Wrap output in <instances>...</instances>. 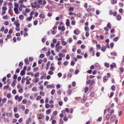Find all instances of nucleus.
<instances>
[{
    "label": "nucleus",
    "instance_id": "f257e3e1",
    "mask_svg": "<svg viewBox=\"0 0 124 124\" xmlns=\"http://www.w3.org/2000/svg\"><path fill=\"white\" fill-rule=\"evenodd\" d=\"M14 24L16 25V31H21V29H20V23L18 21H15L14 22Z\"/></svg>",
    "mask_w": 124,
    "mask_h": 124
},
{
    "label": "nucleus",
    "instance_id": "f03ea898",
    "mask_svg": "<svg viewBox=\"0 0 124 124\" xmlns=\"http://www.w3.org/2000/svg\"><path fill=\"white\" fill-rule=\"evenodd\" d=\"M55 48L57 52H59V51L62 49V46H60V41L57 42V44L55 46Z\"/></svg>",
    "mask_w": 124,
    "mask_h": 124
},
{
    "label": "nucleus",
    "instance_id": "7ed1b4c3",
    "mask_svg": "<svg viewBox=\"0 0 124 124\" xmlns=\"http://www.w3.org/2000/svg\"><path fill=\"white\" fill-rule=\"evenodd\" d=\"M37 117L40 120H44L45 119V116L43 113H39L37 115Z\"/></svg>",
    "mask_w": 124,
    "mask_h": 124
},
{
    "label": "nucleus",
    "instance_id": "20e7f679",
    "mask_svg": "<svg viewBox=\"0 0 124 124\" xmlns=\"http://www.w3.org/2000/svg\"><path fill=\"white\" fill-rule=\"evenodd\" d=\"M15 99L16 100H17L18 102H20V101H22V99H23V96H19L18 95H16L15 96Z\"/></svg>",
    "mask_w": 124,
    "mask_h": 124
},
{
    "label": "nucleus",
    "instance_id": "39448f33",
    "mask_svg": "<svg viewBox=\"0 0 124 124\" xmlns=\"http://www.w3.org/2000/svg\"><path fill=\"white\" fill-rule=\"evenodd\" d=\"M89 52L91 54V55H92V56H93V57L94 56V55H95V53H94V50L93 49V47H91L90 48V49H89Z\"/></svg>",
    "mask_w": 124,
    "mask_h": 124
},
{
    "label": "nucleus",
    "instance_id": "423d86ee",
    "mask_svg": "<svg viewBox=\"0 0 124 124\" xmlns=\"http://www.w3.org/2000/svg\"><path fill=\"white\" fill-rule=\"evenodd\" d=\"M40 75H42V76L40 77V80H43L45 77H46V73H45L44 72H42L40 73Z\"/></svg>",
    "mask_w": 124,
    "mask_h": 124
},
{
    "label": "nucleus",
    "instance_id": "0eeeda50",
    "mask_svg": "<svg viewBox=\"0 0 124 124\" xmlns=\"http://www.w3.org/2000/svg\"><path fill=\"white\" fill-rule=\"evenodd\" d=\"M31 6L32 8H36V9H39L40 8V5L38 4L36 6H33V3H31Z\"/></svg>",
    "mask_w": 124,
    "mask_h": 124
},
{
    "label": "nucleus",
    "instance_id": "6e6552de",
    "mask_svg": "<svg viewBox=\"0 0 124 124\" xmlns=\"http://www.w3.org/2000/svg\"><path fill=\"white\" fill-rule=\"evenodd\" d=\"M14 11L15 12V14H19L20 12L19 11V9L18 7H15L14 8Z\"/></svg>",
    "mask_w": 124,
    "mask_h": 124
},
{
    "label": "nucleus",
    "instance_id": "1a4fd4ad",
    "mask_svg": "<svg viewBox=\"0 0 124 124\" xmlns=\"http://www.w3.org/2000/svg\"><path fill=\"white\" fill-rule=\"evenodd\" d=\"M59 31H65V27L64 26H59Z\"/></svg>",
    "mask_w": 124,
    "mask_h": 124
},
{
    "label": "nucleus",
    "instance_id": "9d476101",
    "mask_svg": "<svg viewBox=\"0 0 124 124\" xmlns=\"http://www.w3.org/2000/svg\"><path fill=\"white\" fill-rule=\"evenodd\" d=\"M108 80H109L108 77H107L106 76H104V77L103 78V81L104 83H106V82H107V81Z\"/></svg>",
    "mask_w": 124,
    "mask_h": 124
},
{
    "label": "nucleus",
    "instance_id": "9b49d317",
    "mask_svg": "<svg viewBox=\"0 0 124 124\" xmlns=\"http://www.w3.org/2000/svg\"><path fill=\"white\" fill-rule=\"evenodd\" d=\"M110 121L111 122H114V121H115V120H116V115H112L111 116H110Z\"/></svg>",
    "mask_w": 124,
    "mask_h": 124
},
{
    "label": "nucleus",
    "instance_id": "f8f14e48",
    "mask_svg": "<svg viewBox=\"0 0 124 124\" xmlns=\"http://www.w3.org/2000/svg\"><path fill=\"white\" fill-rule=\"evenodd\" d=\"M111 116H112V114H108L106 116V120H107V121H109V120L111 119Z\"/></svg>",
    "mask_w": 124,
    "mask_h": 124
},
{
    "label": "nucleus",
    "instance_id": "ddd939ff",
    "mask_svg": "<svg viewBox=\"0 0 124 124\" xmlns=\"http://www.w3.org/2000/svg\"><path fill=\"white\" fill-rule=\"evenodd\" d=\"M86 100H87V96H83L82 99H81L82 103H85V102H86Z\"/></svg>",
    "mask_w": 124,
    "mask_h": 124
},
{
    "label": "nucleus",
    "instance_id": "4468645a",
    "mask_svg": "<svg viewBox=\"0 0 124 124\" xmlns=\"http://www.w3.org/2000/svg\"><path fill=\"white\" fill-rule=\"evenodd\" d=\"M65 112H66V113H69V108H65L64 110L62 111V114L65 113Z\"/></svg>",
    "mask_w": 124,
    "mask_h": 124
},
{
    "label": "nucleus",
    "instance_id": "2eb2a0df",
    "mask_svg": "<svg viewBox=\"0 0 124 124\" xmlns=\"http://www.w3.org/2000/svg\"><path fill=\"white\" fill-rule=\"evenodd\" d=\"M115 67H117V65H116V63L113 62L112 64H110L111 69H113L115 68Z\"/></svg>",
    "mask_w": 124,
    "mask_h": 124
},
{
    "label": "nucleus",
    "instance_id": "dca6fc26",
    "mask_svg": "<svg viewBox=\"0 0 124 124\" xmlns=\"http://www.w3.org/2000/svg\"><path fill=\"white\" fill-rule=\"evenodd\" d=\"M66 26H67V27L70 26V21L68 19H67L66 21Z\"/></svg>",
    "mask_w": 124,
    "mask_h": 124
},
{
    "label": "nucleus",
    "instance_id": "f3484780",
    "mask_svg": "<svg viewBox=\"0 0 124 124\" xmlns=\"http://www.w3.org/2000/svg\"><path fill=\"white\" fill-rule=\"evenodd\" d=\"M24 62H25V64H26L27 65L30 64V61H29V59H28V58H26V59L24 60Z\"/></svg>",
    "mask_w": 124,
    "mask_h": 124
},
{
    "label": "nucleus",
    "instance_id": "a211bd4d",
    "mask_svg": "<svg viewBox=\"0 0 124 124\" xmlns=\"http://www.w3.org/2000/svg\"><path fill=\"white\" fill-rule=\"evenodd\" d=\"M116 19L118 21H121V20H122V16L118 15L116 16Z\"/></svg>",
    "mask_w": 124,
    "mask_h": 124
},
{
    "label": "nucleus",
    "instance_id": "6ab92c4d",
    "mask_svg": "<svg viewBox=\"0 0 124 124\" xmlns=\"http://www.w3.org/2000/svg\"><path fill=\"white\" fill-rule=\"evenodd\" d=\"M110 2L112 4H116L118 2V0H110Z\"/></svg>",
    "mask_w": 124,
    "mask_h": 124
},
{
    "label": "nucleus",
    "instance_id": "aec40b11",
    "mask_svg": "<svg viewBox=\"0 0 124 124\" xmlns=\"http://www.w3.org/2000/svg\"><path fill=\"white\" fill-rule=\"evenodd\" d=\"M39 81V78H35L34 79H33V83H37Z\"/></svg>",
    "mask_w": 124,
    "mask_h": 124
},
{
    "label": "nucleus",
    "instance_id": "412c9836",
    "mask_svg": "<svg viewBox=\"0 0 124 124\" xmlns=\"http://www.w3.org/2000/svg\"><path fill=\"white\" fill-rule=\"evenodd\" d=\"M6 116H7V117L8 118H9V117H10L11 118L12 117V113H8V112H7L6 113Z\"/></svg>",
    "mask_w": 124,
    "mask_h": 124
},
{
    "label": "nucleus",
    "instance_id": "4be33fe9",
    "mask_svg": "<svg viewBox=\"0 0 124 124\" xmlns=\"http://www.w3.org/2000/svg\"><path fill=\"white\" fill-rule=\"evenodd\" d=\"M74 33H75V34H76L77 35H78V34H79V33H80V31H79V30H75L74 31Z\"/></svg>",
    "mask_w": 124,
    "mask_h": 124
},
{
    "label": "nucleus",
    "instance_id": "5701e85b",
    "mask_svg": "<svg viewBox=\"0 0 124 124\" xmlns=\"http://www.w3.org/2000/svg\"><path fill=\"white\" fill-rule=\"evenodd\" d=\"M111 89L113 92H115L116 91V86L115 85L111 86Z\"/></svg>",
    "mask_w": 124,
    "mask_h": 124
},
{
    "label": "nucleus",
    "instance_id": "b1692460",
    "mask_svg": "<svg viewBox=\"0 0 124 124\" xmlns=\"http://www.w3.org/2000/svg\"><path fill=\"white\" fill-rule=\"evenodd\" d=\"M51 112H52V110H51V109H47L46 113V115H49L50 113H51Z\"/></svg>",
    "mask_w": 124,
    "mask_h": 124
},
{
    "label": "nucleus",
    "instance_id": "393cba45",
    "mask_svg": "<svg viewBox=\"0 0 124 124\" xmlns=\"http://www.w3.org/2000/svg\"><path fill=\"white\" fill-rule=\"evenodd\" d=\"M104 65L105 67H107V68H109V67H110V65L107 62H105Z\"/></svg>",
    "mask_w": 124,
    "mask_h": 124
},
{
    "label": "nucleus",
    "instance_id": "a878e982",
    "mask_svg": "<svg viewBox=\"0 0 124 124\" xmlns=\"http://www.w3.org/2000/svg\"><path fill=\"white\" fill-rule=\"evenodd\" d=\"M25 74H26V72L25 71V70H22L20 72L21 76H23V75H25Z\"/></svg>",
    "mask_w": 124,
    "mask_h": 124
},
{
    "label": "nucleus",
    "instance_id": "bb28decb",
    "mask_svg": "<svg viewBox=\"0 0 124 124\" xmlns=\"http://www.w3.org/2000/svg\"><path fill=\"white\" fill-rule=\"evenodd\" d=\"M63 121H64V122H67V121H68V117L66 116V115H65V116L63 118Z\"/></svg>",
    "mask_w": 124,
    "mask_h": 124
},
{
    "label": "nucleus",
    "instance_id": "cd10ccee",
    "mask_svg": "<svg viewBox=\"0 0 124 124\" xmlns=\"http://www.w3.org/2000/svg\"><path fill=\"white\" fill-rule=\"evenodd\" d=\"M101 51L104 52H105L106 51V47L104 46H102Z\"/></svg>",
    "mask_w": 124,
    "mask_h": 124
},
{
    "label": "nucleus",
    "instance_id": "c85d7f7f",
    "mask_svg": "<svg viewBox=\"0 0 124 124\" xmlns=\"http://www.w3.org/2000/svg\"><path fill=\"white\" fill-rule=\"evenodd\" d=\"M24 1L27 2V0H20L18 1V2L21 3V4H23V3H24Z\"/></svg>",
    "mask_w": 124,
    "mask_h": 124
},
{
    "label": "nucleus",
    "instance_id": "c756f323",
    "mask_svg": "<svg viewBox=\"0 0 124 124\" xmlns=\"http://www.w3.org/2000/svg\"><path fill=\"white\" fill-rule=\"evenodd\" d=\"M110 55L111 56H114V57H116L117 56V53H116V52H112L110 53Z\"/></svg>",
    "mask_w": 124,
    "mask_h": 124
},
{
    "label": "nucleus",
    "instance_id": "7c9ffc66",
    "mask_svg": "<svg viewBox=\"0 0 124 124\" xmlns=\"http://www.w3.org/2000/svg\"><path fill=\"white\" fill-rule=\"evenodd\" d=\"M6 101H7V99L6 98H3L2 100V102L3 104H4V103H5Z\"/></svg>",
    "mask_w": 124,
    "mask_h": 124
},
{
    "label": "nucleus",
    "instance_id": "2f4dec72",
    "mask_svg": "<svg viewBox=\"0 0 124 124\" xmlns=\"http://www.w3.org/2000/svg\"><path fill=\"white\" fill-rule=\"evenodd\" d=\"M72 93V90L69 89L68 90L67 94H68V95H70V94H71Z\"/></svg>",
    "mask_w": 124,
    "mask_h": 124
},
{
    "label": "nucleus",
    "instance_id": "473e14b6",
    "mask_svg": "<svg viewBox=\"0 0 124 124\" xmlns=\"http://www.w3.org/2000/svg\"><path fill=\"white\" fill-rule=\"evenodd\" d=\"M39 17L41 18L42 19H44L45 18V16L42 14H41L39 15Z\"/></svg>",
    "mask_w": 124,
    "mask_h": 124
},
{
    "label": "nucleus",
    "instance_id": "72a5a7b5",
    "mask_svg": "<svg viewBox=\"0 0 124 124\" xmlns=\"http://www.w3.org/2000/svg\"><path fill=\"white\" fill-rule=\"evenodd\" d=\"M37 24H38V20H36L33 21L34 26H37Z\"/></svg>",
    "mask_w": 124,
    "mask_h": 124
},
{
    "label": "nucleus",
    "instance_id": "f704fd0d",
    "mask_svg": "<svg viewBox=\"0 0 124 124\" xmlns=\"http://www.w3.org/2000/svg\"><path fill=\"white\" fill-rule=\"evenodd\" d=\"M19 19L20 20H24V16L23 15H19Z\"/></svg>",
    "mask_w": 124,
    "mask_h": 124
},
{
    "label": "nucleus",
    "instance_id": "c9c22d12",
    "mask_svg": "<svg viewBox=\"0 0 124 124\" xmlns=\"http://www.w3.org/2000/svg\"><path fill=\"white\" fill-rule=\"evenodd\" d=\"M22 103L23 104H27V103H28V100L27 99H23L22 100Z\"/></svg>",
    "mask_w": 124,
    "mask_h": 124
},
{
    "label": "nucleus",
    "instance_id": "e433bc0d",
    "mask_svg": "<svg viewBox=\"0 0 124 124\" xmlns=\"http://www.w3.org/2000/svg\"><path fill=\"white\" fill-rule=\"evenodd\" d=\"M84 30L85 31H90V28L88 26L85 27Z\"/></svg>",
    "mask_w": 124,
    "mask_h": 124
},
{
    "label": "nucleus",
    "instance_id": "4c0bfd02",
    "mask_svg": "<svg viewBox=\"0 0 124 124\" xmlns=\"http://www.w3.org/2000/svg\"><path fill=\"white\" fill-rule=\"evenodd\" d=\"M8 104H10L11 105H12V104H13V101H12V100H8Z\"/></svg>",
    "mask_w": 124,
    "mask_h": 124
},
{
    "label": "nucleus",
    "instance_id": "58836bf2",
    "mask_svg": "<svg viewBox=\"0 0 124 124\" xmlns=\"http://www.w3.org/2000/svg\"><path fill=\"white\" fill-rule=\"evenodd\" d=\"M26 78H22V79H21V83H22V84H24V83H25V82L26 81Z\"/></svg>",
    "mask_w": 124,
    "mask_h": 124
},
{
    "label": "nucleus",
    "instance_id": "ea45409f",
    "mask_svg": "<svg viewBox=\"0 0 124 124\" xmlns=\"http://www.w3.org/2000/svg\"><path fill=\"white\" fill-rule=\"evenodd\" d=\"M18 92V93H23V92H24V89H23V88H20L19 89Z\"/></svg>",
    "mask_w": 124,
    "mask_h": 124
},
{
    "label": "nucleus",
    "instance_id": "a19ab883",
    "mask_svg": "<svg viewBox=\"0 0 124 124\" xmlns=\"http://www.w3.org/2000/svg\"><path fill=\"white\" fill-rule=\"evenodd\" d=\"M14 112L15 113H16V112H18V108L17 107H16L14 108Z\"/></svg>",
    "mask_w": 124,
    "mask_h": 124
},
{
    "label": "nucleus",
    "instance_id": "79ce46f5",
    "mask_svg": "<svg viewBox=\"0 0 124 124\" xmlns=\"http://www.w3.org/2000/svg\"><path fill=\"white\" fill-rule=\"evenodd\" d=\"M95 28V26L94 25H91L90 29L92 31L94 30V28Z\"/></svg>",
    "mask_w": 124,
    "mask_h": 124
},
{
    "label": "nucleus",
    "instance_id": "37998d69",
    "mask_svg": "<svg viewBox=\"0 0 124 124\" xmlns=\"http://www.w3.org/2000/svg\"><path fill=\"white\" fill-rule=\"evenodd\" d=\"M96 46V50H100V44H97Z\"/></svg>",
    "mask_w": 124,
    "mask_h": 124
},
{
    "label": "nucleus",
    "instance_id": "c03bdc74",
    "mask_svg": "<svg viewBox=\"0 0 124 124\" xmlns=\"http://www.w3.org/2000/svg\"><path fill=\"white\" fill-rule=\"evenodd\" d=\"M30 123H31V117H29L28 118V120L26 121V124H30Z\"/></svg>",
    "mask_w": 124,
    "mask_h": 124
},
{
    "label": "nucleus",
    "instance_id": "a18cd8bd",
    "mask_svg": "<svg viewBox=\"0 0 124 124\" xmlns=\"http://www.w3.org/2000/svg\"><path fill=\"white\" fill-rule=\"evenodd\" d=\"M39 94H40V95H41L42 96H44V95H45V93H44V92H42L41 91L39 93Z\"/></svg>",
    "mask_w": 124,
    "mask_h": 124
},
{
    "label": "nucleus",
    "instance_id": "49530a36",
    "mask_svg": "<svg viewBox=\"0 0 124 124\" xmlns=\"http://www.w3.org/2000/svg\"><path fill=\"white\" fill-rule=\"evenodd\" d=\"M62 44L64 45V46H66V45H67V43H66V42L65 41H64L63 40H62Z\"/></svg>",
    "mask_w": 124,
    "mask_h": 124
},
{
    "label": "nucleus",
    "instance_id": "de8ad7c7",
    "mask_svg": "<svg viewBox=\"0 0 124 124\" xmlns=\"http://www.w3.org/2000/svg\"><path fill=\"white\" fill-rule=\"evenodd\" d=\"M95 84V80H94V79H92L90 84L94 85Z\"/></svg>",
    "mask_w": 124,
    "mask_h": 124
},
{
    "label": "nucleus",
    "instance_id": "09e8293b",
    "mask_svg": "<svg viewBox=\"0 0 124 124\" xmlns=\"http://www.w3.org/2000/svg\"><path fill=\"white\" fill-rule=\"evenodd\" d=\"M76 24V21L75 20H73L71 21V25H72V26H75Z\"/></svg>",
    "mask_w": 124,
    "mask_h": 124
},
{
    "label": "nucleus",
    "instance_id": "8fccbe9b",
    "mask_svg": "<svg viewBox=\"0 0 124 124\" xmlns=\"http://www.w3.org/2000/svg\"><path fill=\"white\" fill-rule=\"evenodd\" d=\"M55 93H56V90H55V89H53L51 92V94H52V95H54Z\"/></svg>",
    "mask_w": 124,
    "mask_h": 124
},
{
    "label": "nucleus",
    "instance_id": "3c124183",
    "mask_svg": "<svg viewBox=\"0 0 124 124\" xmlns=\"http://www.w3.org/2000/svg\"><path fill=\"white\" fill-rule=\"evenodd\" d=\"M28 113H30V109L27 108L25 111V114H26V115H28Z\"/></svg>",
    "mask_w": 124,
    "mask_h": 124
},
{
    "label": "nucleus",
    "instance_id": "603ef678",
    "mask_svg": "<svg viewBox=\"0 0 124 124\" xmlns=\"http://www.w3.org/2000/svg\"><path fill=\"white\" fill-rule=\"evenodd\" d=\"M38 76H39V72H37L36 73L34 74V77H35V78H37Z\"/></svg>",
    "mask_w": 124,
    "mask_h": 124
},
{
    "label": "nucleus",
    "instance_id": "864d4df0",
    "mask_svg": "<svg viewBox=\"0 0 124 124\" xmlns=\"http://www.w3.org/2000/svg\"><path fill=\"white\" fill-rule=\"evenodd\" d=\"M27 75H31V76L32 77H33L34 74L32 72H29L27 73Z\"/></svg>",
    "mask_w": 124,
    "mask_h": 124
},
{
    "label": "nucleus",
    "instance_id": "5fc2aeb1",
    "mask_svg": "<svg viewBox=\"0 0 124 124\" xmlns=\"http://www.w3.org/2000/svg\"><path fill=\"white\" fill-rule=\"evenodd\" d=\"M2 11H6V10H7V7L4 6L2 7Z\"/></svg>",
    "mask_w": 124,
    "mask_h": 124
},
{
    "label": "nucleus",
    "instance_id": "6e6d98bb",
    "mask_svg": "<svg viewBox=\"0 0 124 124\" xmlns=\"http://www.w3.org/2000/svg\"><path fill=\"white\" fill-rule=\"evenodd\" d=\"M55 69H56V68L53 66H51L50 68V70H52V71H54Z\"/></svg>",
    "mask_w": 124,
    "mask_h": 124
},
{
    "label": "nucleus",
    "instance_id": "4d7b16f0",
    "mask_svg": "<svg viewBox=\"0 0 124 124\" xmlns=\"http://www.w3.org/2000/svg\"><path fill=\"white\" fill-rule=\"evenodd\" d=\"M118 40H119V37H116L113 39V41H114V42H117Z\"/></svg>",
    "mask_w": 124,
    "mask_h": 124
},
{
    "label": "nucleus",
    "instance_id": "13d9d810",
    "mask_svg": "<svg viewBox=\"0 0 124 124\" xmlns=\"http://www.w3.org/2000/svg\"><path fill=\"white\" fill-rule=\"evenodd\" d=\"M19 117H20V116L19 115V114L18 113L15 114V117H16V119L19 118Z\"/></svg>",
    "mask_w": 124,
    "mask_h": 124
},
{
    "label": "nucleus",
    "instance_id": "bf43d9fd",
    "mask_svg": "<svg viewBox=\"0 0 124 124\" xmlns=\"http://www.w3.org/2000/svg\"><path fill=\"white\" fill-rule=\"evenodd\" d=\"M90 96L91 97H93V96H94V93L92 92L90 94Z\"/></svg>",
    "mask_w": 124,
    "mask_h": 124
},
{
    "label": "nucleus",
    "instance_id": "052dcab7",
    "mask_svg": "<svg viewBox=\"0 0 124 124\" xmlns=\"http://www.w3.org/2000/svg\"><path fill=\"white\" fill-rule=\"evenodd\" d=\"M124 68L122 67L120 69V72H121V73H124Z\"/></svg>",
    "mask_w": 124,
    "mask_h": 124
},
{
    "label": "nucleus",
    "instance_id": "680f3d73",
    "mask_svg": "<svg viewBox=\"0 0 124 124\" xmlns=\"http://www.w3.org/2000/svg\"><path fill=\"white\" fill-rule=\"evenodd\" d=\"M42 98V97L40 95L37 96L36 97V100H40V99Z\"/></svg>",
    "mask_w": 124,
    "mask_h": 124
},
{
    "label": "nucleus",
    "instance_id": "e2e57ef3",
    "mask_svg": "<svg viewBox=\"0 0 124 124\" xmlns=\"http://www.w3.org/2000/svg\"><path fill=\"white\" fill-rule=\"evenodd\" d=\"M59 8H62L63 7V5L62 4H59L58 5Z\"/></svg>",
    "mask_w": 124,
    "mask_h": 124
},
{
    "label": "nucleus",
    "instance_id": "0e129e2a",
    "mask_svg": "<svg viewBox=\"0 0 124 124\" xmlns=\"http://www.w3.org/2000/svg\"><path fill=\"white\" fill-rule=\"evenodd\" d=\"M110 47L111 49H113V47H114V43H111L110 44Z\"/></svg>",
    "mask_w": 124,
    "mask_h": 124
},
{
    "label": "nucleus",
    "instance_id": "69168bd1",
    "mask_svg": "<svg viewBox=\"0 0 124 124\" xmlns=\"http://www.w3.org/2000/svg\"><path fill=\"white\" fill-rule=\"evenodd\" d=\"M60 124H63V120H62V118L60 119Z\"/></svg>",
    "mask_w": 124,
    "mask_h": 124
},
{
    "label": "nucleus",
    "instance_id": "338daca9",
    "mask_svg": "<svg viewBox=\"0 0 124 124\" xmlns=\"http://www.w3.org/2000/svg\"><path fill=\"white\" fill-rule=\"evenodd\" d=\"M45 107L46 109H48V108H50V105H49L48 104H46L45 105Z\"/></svg>",
    "mask_w": 124,
    "mask_h": 124
},
{
    "label": "nucleus",
    "instance_id": "774afa93",
    "mask_svg": "<svg viewBox=\"0 0 124 124\" xmlns=\"http://www.w3.org/2000/svg\"><path fill=\"white\" fill-rule=\"evenodd\" d=\"M7 98H11V93H8L7 94Z\"/></svg>",
    "mask_w": 124,
    "mask_h": 124
}]
</instances>
